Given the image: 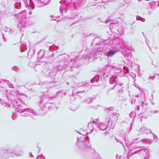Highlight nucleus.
I'll use <instances>...</instances> for the list:
<instances>
[{
    "label": "nucleus",
    "mask_w": 159,
    "mask_h": 159,
    "mask_svg": "<svg viewBox=\"0 0 159 159\" xmlns=\"http://www.w3.org/2000/svg\"><path fill=\"white\" fill-rule=\"evenodd\" d=\"M29 13L30 15H31L32 14V12L31 11H30L29 12Z\"/></svg>",
    "instance_id": "obj_44"
},
{
    "label": "nucleus",
    "mask_w": 159,
    "mask_h": 159,
    "mask_svg": "<svg viewBox=\"0 0 159 159\" xmlns=\"http://www.w3.org/2000/svg\"><path fill=\"white\" fill-rule=\"evenodd\" d=\"M115 127V124H111V125L110 126V128L112 129H113Z\"/></svg>",
    "instance_id": "obj_34"
},
{
    "label": "nucleus",
    "mask_w": 159,
    "mask_h": 159,
    "mask_svg": "<svg viewBox=\"0 0 159 159\" xmlns=\"http://www.w3.org/2000/svg\"><path fill=\"white\" fill-rule=\"evenodd\" d=\"M30 157H33V156L32 155V153L31 152H30Z\"/></svg>",
    "instance_id": "obj_38"
},
{
    "label": "nucleus",
    "mask_w": 159,
    "mask_h": 159,
    "mask_svg": "<svg viewBox=\"0 0 159 159\" xmlns=\"http://www.w3.org/2000/svg\"><path fill=\"white\" fill-rule=\"evenodd\" d=\"M111 68L109 66H105L103 68V73L105 77L108 76V75L110 73Z\"/></svg>",
    "instance_id": "obj_10"
},
{
    "label": "nucleus",
    "mask_w": 159,
    "mask_h": 159,
    "mask_svg": "<svg viewBox=\"0 0 159 159\" xmlns=\"http://www.w3.org/2000/svg\"><path fill=\"white\" fill-rule=\"evenodd\" d=\"M157 113V111H154V113Z\"/></svg>",
    "instance_id": "obj_48"
},
{
    "label": "nucleus",
    "mask_w": 159,
    "mask_h": 159,
    "mask_svg": "<svg viewBox=\"0 0 159 159\" xmlns=\"http://www.w3.org/2000/svg\"><path fill=\"white\" fill-rule=\"evenodd\" d=\"M92 125V123H89L88 124V126H89Z\"/></svg>",
    "instance_id": "obj_42"
},
{
    "label": "nucleus",
    "mask_w": 159,
    "mask_h": 159,
    "mask_svg": "<svg viewBox=\"0 0 159 159\" xmlns=\"http://www.w3.org/2000/svg\"><path fill=\"white\" fill-rule=\"evenodd\" d=\"M142 150L144 151L145 152H146V153H147V152H148V150L147 149H144L143 148H141L139 150H137L135 151L132 154L133 155V154H136V153H137V152H139L140 151H141Z\"/></svg>",
    "instance_id": "obj_24"
},
{
    "label": "nucleus",
    "mask_w": 159,
    "mask_h": 159,
    "mask_svg": "<svg viewBox=\"0 0 159 159\" xmlns=\"http://www.w3.org/2000/svg\"><path fill=\"white\" fill-rule=\"evenodd\" d=\"M117 80V76L116 75L112 76L110 78L109 82L110 84H113L115 83L116 81Z\"/></svg>",
    "instance_id": "obj_13"
},
{
    "label": "nucleus",
    "mask_w": 159,
    "mask_h": 159,
    "mask_svg": "<svg viewBox=\"0 0 159 159\" xmlns=\"http://www.w3.org/2000/svg\"><path fill=\"white\" fill-rule=\"evenodd\" d=\"M136 140H134V143H138L139 142H136Z\"/></svg>",
    "instance_id": "obj_51"
},
{
    "label": "nucleus",
    "mask_w": 159,
    "mask_h": 159,
    "mask_svg": "<svg viewBox=\"0 0 159 159\" xmlns=\"http://www.w3.org/2000/svg\"><path fill=\"white\" fill-rule=\"evenodd\" d=\"M151 132L150 129H148L146 127L143 126L140 129V133L143 134H148L150 133Z\"/></svg>",
    "instance_id": "obj_11"
},
{
    "label": "nucleus",
    "mask_w": 159,
    "mask_h": 159,
    "mask_svg": "<svg viewBox=\"0 0 159 159\" xmlns=\"http://www.w3.org/2000/svg\"><path fill=\"white\" fill-rule=\"evenodd\" d=\"M116 52V50L115 49H112L105 53V55L107 57H111Z\"/></svg>",
    "instance_id": "obj_15"
},
{
    "label": "nucleus",
    "mask_w": 159,
    "mask_h": 159,
    "mask_svg": "<svg viewBox=\"0 0 159 159\" xmlns=\"http://www.w3.org/2000/svg\"><path fill=\"white\" fill-rule=\"evenodd\" d=\"M49 82H43V84H42V85H43L44 84H49Z\"/></svg>",
    "instance_id": "obj_35"
},
{
    "label": "nucleus",
    "mask_w": 159,
    "mask_h": 159,
    "mask_svg": "<svg viewBox=\"0 0 159 159\" xmlns=\"http://www.w3.org/2000/svg\"><path fill=\"white\" fill-rule=\"evenodd\" d=\"M22 111L20 113L21 116H30L33 118H34V116L36 115L34 110L31 108H26Z\"/></svg>",
    "instance_id": "obj_5"
},
{
    "label": "nucleus",
    "mask_w": 159,
    "mask_h": 159,
    "mask_svg": "<svg viewBox=\"0 0 159 159\" xmlns=\"http://www.w3.org/2000/svg\"><path fill=\"white\" fill-rule=\"evenodd\" d=\"M119 115H120L118 113H113L111 115V117H112V119L114 121H115L117 120Z\"/></svg>",
    "instance_id": "obj_19"
},
{
    "label": "nucleus",
    "mask_w": 159,
    "mask_h": 159,
    "mask_svg": "<svg viewBox=\"0 0 159 159\" xmlns=\"http://www.w3.org/2000/svg\"><path fill=\"white\" fill-rule=\"evenodd\" d=\"M110 20H107V21H106L105 22V23H107V22L109 21Z\"/></svg>",
    "instance_id": "obj_53"
},
{
    "label": "nucleus",
    "mask_w": 159,
    "mask_h": 159,
    "mask_svg": "<svg viewBox=\"0 0 159 159\" xmlns=\"http://www.w3.org/2000/svg\"><path fill=\"white\" fill-rule=\"evenodd\" d=\"M45 53V51L42 50H40L39 52L37 58L39 60H41L43 57Z\"/></svg>",
    "instance_id": "obj_12"
},
{
    "label": "nucleus",
    "mask_w": 159,
    "mask_h": 159,
    "mask_svg": "<svg viewBox=\"0 0 159 159\" xmlns=\"http://www.w3.org/2000/svg\"><path fill=\"white\" fill-rule=\"evenodd\" d=\"M92 123H94V124H96V122L94 120H93V121H92Z\"/></svg>",
    "instance_id": "obj_45"
},
{
    "label": "nucleus",
    "mask_w": 159,
    "mask_h": 159,
    "mask_svg": "<svg viewBox=\"0 0 159 159\" xmlns=\"http://www.w3.org/2000/svg\"><path fill=\"white\" fill-rule=\"evenodd\" d=\"M13 148L14 154L17 156H20L23 153L22 150L21 148L20 147L17 145Z\"/></svg>",
    "instance_id": "obj_8"
},
{
    "label": "nucleus",
    "mask_w": 159,
    "mask_h": 159,
    "mask_svg": "<svg viewBox=\"0 0 159 159\" xmlns=\"http://www.w3.org/2000/svg\"><path fill=\"white\" fill-rule=\"evenodd\" d=\"M76 146L81 149L89 148L91 146L89 143V139L88 136H87L85 139L83 137H81L79 138H77Z\"/></svg>",
    "instance_id": "obj_4"
},
{
    "label": "nucleus",
    "mask_w": 159,
    "mask_h": 159,
    "mask_svg": "<svg viewBox=\"0 0 159 159\" xmlns=\"http://www.w3.org/2000/svg\"><path fill=\"white\" fill-rule=\"evenodd\" d=\"M135 115V112H134L133 111H131L130 113L129 114V117L131 118L134 117Z\"/></svg>",
    "instance_id": "obj_29"
},
{
    "label": "nucleus",
    "mask_w": 159,
    "mask_h": 159,
    "mask_svg": "<svg viewBox=\"0 0 159 159\" xmlns=\"http://www.w3.org/2000/svg\"><path fill=\"white\" fill-rule=\"evenodd\" d=\"M121 157L120 156H119L118 157H117V156H116V157L117 158V159H121Z\"/></svg>",
    "instance_id": "obj_40"
},
{
    "label": "nucleus",
    "mask_w": 159,
    "mask_h": 159,
    "mask_svg": "<svg viewBox=\"0 0 159 159\" xmlns=\"http://www.w3.org/2000/svg\"><path fill=\"white\" fill-rule=\"evenodd\" d=\"M50 2V0H45V2L43 3L42 1H38L37 2V5L39 7H40L43 6L44 5V4L47 3V4L48 3Z\"/></svg>",
    "instance_id": "obj_16"
},
{
    "label": "nucleus",
    "mask_w": 159,
    "mask_h": 159,
    "mask_svg": "<svg viewBox=\"0 0 159 159\" xmlns=\"http://www.w3.org/2000/svg\"><path fill=\"white\" fill-rule=\"evenodd\" d=\"M110 120L109 118H106L105 120V123L104 124L103 123H100L97 126V128H99V129L101 130H104L107 128L109 125Z\"/></svg>",
    "instance_id": "obj_7"
},
{
    "label": "nucleus",
    "mask_w": 159,
    "mask_h": 159,
    "mask_svg": "<svg viewBox=\"0 0 159 159\" xmlns=\"http://www.w3.org/2000/svg\"><path fill=\"white\" fill-rule=\"evenodd\" d=\"M53 59H52L51 60H50V61H47V62L48 63V62H49L50 63H51L53 61Z\"/></svg>",
    "instance_id": "obj_37"
},
{
    "label": "nucleus",
    "mask_w": 159,
    "mask_h": 159,
    "mask_svg": "<svg viewBox=\"0 0 159 159\" xmlns=\"http://www.w3.org/2000/svg\"><path fill=\"white\" fill-rule=\"evenodd\" d=\"M40 157V159H45V157L43 155H40L38 156Z\"/></svg>",
    "instance_id": "obj_32"
},
{
    "label": "nucleus",
    "mask_w": 159,
    "mask_h": 159,
    "mask_svg": "<svg viewBox=\"0 0 159 159\" xmlns=\"http://www.w3.org/2000/svg\"><path fill=\"white\" fill-rule=\"evenodd\" d=\"M66 83V84H67L68 85H69V83L68 82H67Z\"/></svg>",
    "instance_id": "obj_59"
},
{
    "label": "nucleus",
    "mask_w": 159,
    "mask_h": 159,
    "mask_svg": "<svg viewBox=\"0 0 159 159\" xmlns=\"http://www.w3.org/2000/svg\"><path fill=\"white\" fill-rule=\"evenodd\" d=\"M129 157L128 156H127V159H129Z\"/></svg>",
    "instance_id": "obj_61"
},
{
    "label": "nucleus",
    "mask_w": 159,
    "mask_h": 159,
    "mask_svg": "<svg viewBox=\"0 0 159 159\" xmlns=\"http://www.w3.org/2000/svg\"><path fill=\"white\" fill-rule=\"evenodd\" d=\"M13 148H8L7 149H6L4 151V152L8 154H12L13 153Z\"/></svg>",
    "instance_id": "obj_20"
},
{
    "label": "nucleus",
    "mask_w": 159,
    "mask_h": 159,
    "mask_svg": "<svg viewBox=\"0 0 159 159\" xmlns=\"http://www.w3.org/2000/svg\"><path fill=\"white\" fill-rule=\"evenodd\" d=\"M146 44L148 46V47L149 48V46H148V43L146 41Z\"/></svg>",
    "instance_id": "obj_54"
},
{
    "label": "nucleus",
    "mask_w": 159,
    "mask_h": 159,
    "mask_svg": "<svg viewBox=\"0 0 159 159\" xmlns=\"http://www.w3.org/2000/svg\"><path fill=\"white\" fill-rule=\"evenodd\" d=\"M123 92V87H121V88L118 91V92L119 93H121Z\"/></svg>",
    "instance_id": "obj_33"
},
{
    "label": "nucleus",
    "mask_w": 159,
    "mask_h": 159,
    "mask_svg": "<svg viewBox=\"0 0 159 159\" xmlns=\"http://www.w3.org/2000/svg\"><path fill=\"white\" fill-rule=\"evenodd\" d=\"M114 108L113 107H111L109 108H105V110L106 112L109 113L111 111H113L114 110Z\"/></svg>",
    "instance_id": "obj_26"
},
{
    "label": "nucleus",
    "mask_w": 159,
    "mask_h": 159,
    "mask_svg": "<svg viewBox=\"0 0 159 159\" xmlns=\"http://www.w3.org/2000/svg\"><path fill=\"white\" fill-rule=\"evenodd\" d=\"M121 52L124 55L125 54V56L126 57H129L130 55V53L131 52V50L129 49H126V50H125L123 49L122 48L121 50Z\"/></svg>",
    "instance_id": "obj_14"
},
{
    "label": "nucleus",
    "mask_w": 159,
    "mask_h": 159,
    "mask_svg": "<svg viewBox=\"0 0 159 159\" xmlns=\"http://www.w3.org/2000/svg\"><path fill=\"white\" fill-rule=\"evenodd\" d=\"M100 76L98 75H96L90 80V82L93 83V82H98L99 80Z\"/></svg>",
    "instance_id": "obj_18"
},
{
    "label": "nucleus",
    "mask_w": 159,
    "mask_h": 159,
    "mask_svg": "<svg viewBox=\"0 0 159 159\" xmlns=\"http://www.w3.org/2000/svg\"><path fill=\"white\" fill-rule=\"evenodd\" d=\"M135 99L134 100V103H135Z\"/></svg>",
    "instance_id": "obj_63"
},
{
    "label": "nucleus",
    "mask_w": 159,
    "mask_h": 159,
    "mask_svg": "<svg viewBox=\"0 0 159 159\" xmlns=\"http://www.w3.org/2000/svg\"><path fill=\"white\" fill-rule=\"evenodd\" d=\"M99 44H100V43L99 42H98V43H97L96 44V45H99Z\"/></svg>",
    "instance_id": "obj_50"
},
{
    "label": "nucleus",
    "mask_w": 159,
    "mask_h": 159,
    "mask_svg": "<svg viewBox=\"0 0 159 159\" xmlns=\"http://www.w3.org/2000/svg\"><path fill=\"white\" fill-rule=\"evenodd\" d=\"M96 57L95 56H93V58H94V59H96Z\"/></svg>",
    "instance_id": "obj_46"
},
{
    "label": "nucleus",
    "mask_w": 159,
    "mask_h": 159,
    "mask_svg": "<svg viewBox=\"0 0 159 159\" xmlns=\"http://www.w3.org/2000/svg\"><path fill=\"white\" fill-rule=\"evenodd\" d=\"M123 84H115L113 86V87L112 88H111L110 89V90H112L114 89L115 87H116L117 88H118L119 89H120L121 88V87H122V85Z\"/></svg>",
    "instance_id": "obj_23"
},
{
    "label": "nucleus",
    "mask_w": 159,
    "mask_h": 159,
    "mask_svg": "<svg viewBox=\"0 0 159 159\" xmlns=\"http://www.w3.org/2000/svg\"><path fill=\"white\" fill-rule=\"evenodd\" d=\"M61 2H62V1H59V2H60V3H61Z\"/></svg>",
    "instance_id": "obj_62"
},
{
    "label": "nucleus",
    "mask_w": 159,
    "mask_h": 159,
    "mask_svg": "<svg viewBox=\"0 0 159 159\" xmlns=\"http://www.w3.org/2000/svg\"><path fill=\"white\" fill-rule=\"evenodd\" d=\"M2 38L6 42V40L4 38V35L3 34H2Z\"/></svg>",
    "instance_id": "obj_36"
},
{
    "label": "nucleus",
    "mask_w": 159,
    "mask_h": 159,
    "mask_svg": "<svg viewBox=\"0 0 159 159\" xmlns=\"http://www.w3.org/2000/svg\"><path fill=\"white\" fill-rule=\"evenodd\" d=\"M94 129V128H93L92 130L91 131V132H92L93 131Z\"/></svg>",
    "instance_id": "obj_58"
},
{
    "label": "nucleus",
    "mask_w": 159,
    "mask_h": 159,
    "mask_svg": "<svg viewBox=\"0 0 159 159\" xmlns=\"http://www.w3.org/2000/svg\"><path fill=\"white\" fill-rule=\"evenodd\" d=\"M131 104H133V101H131Z\"/></svg>",
    "instance_id": "obj_56"
},
{
    "label": "nucleus",
    "mask_w": 159,
    "mask_h": 159,
    "mask_svg": "<svg viewBox=\"0 0 159 159\" xmlns=\"http://www.w3.org/2000/svg\"><path fill=\"white\" fill-rule=\"evenodd\" d=\"M27 13L25 10L20 12L16 15V19L15 22V24L17 28L20 29L21 30L24 27L27 20L26 16Z\"/></svg>",
    "instance_id": "obj_1"
},
{
    "label": "nucleus",
    "mask_w": 159,
    "mask_h": 159,
    "mask_svg": "<svg viewBox=\"0 0 159 159\" xmlns=\"http://www.w3.org/2000/svg\"><path fill=\"white\" fill-rule=\"evenodd\" d=\"M6 29L7 30H10V33L12 35H14L15 34L14 33V30H11L9 29L8 28H6Z\"/></svg>",
    "instance_id": "obj_30"
},
{
    "label": "nucleus",
    "mask_w": 159,
    "mask_h": 159,
    "mask_svg": "<svg viewBox=\"0 0 159 159\" xmlns=\"http://www.w3.org/2000/svg\"><path fill=\"white\" fill-rule=\"evenodd\" d=\"M27 5L29 8L30 10V9H33L34 7V2L32 0H29V3L27 2Z\"/></svg>",
    "instance_id": "obj_17"
},
{
    "label": "nucleus",
    "mask_w": 159,
    "mask_h": 159,
    "mask_svg": "<svg viewBox=\"0 0 159 159\" xmlns=\"http://www.w3.org/2000/svg\"><path fill=\"white\" fill-rule=\"evenodd\" d=\"M142 108H143V105L142 104Z\"/></svg>",
    "instance_id": "obj_60"
},
{
    "label": "nucleus",
    "mask_w": 159,
    "mask_h": 159,
    "mask_svg": "<svg viewBox=\"0 0 159 159\" xmlns=\"http://www.w3.org/2000/svg\"><path fill=\"white\" fill-rule=\"evenodd\" d=\"M36 159H38V156H37L36 157Z\"/></svg>",
    "instance_id": "obj_64"
},
{
    "label": "nucleus",
    "mask_w": 159,
    "mask_h": 159,
    "mask_svg": "<svg viewBox=\"0 0 159 159\" xmlns=\"http://www.w3.org/2000/svg\"><path fill=\"white\" fill-rule=\"evenodd\" d=\"M50 104H53V105H55V104H56V103L55 102L53 103H51Z\"/></svg>",
    "instance_id": "obj_49"
},
{
    "label": "nucleus",
    "mask_w": 159,
    "mask_h": 159,
    "mask_svg": "<svg viewBox=\"0 0 159 159\" xmlns=\"http://www.w3.org/2000/svg\"><path fill=\"white\" fill-rule=\"evenodd\" d=\"M35 52V50L34 49L30 48L28 54V56L31 57L34 54Z\"/></svg>",
    "instance_id": "obj_21"
},
{
    "label": "nucleus",
    "mask_w": 159,
    "mask_h": 159,
    "mask_svg": "<svg viewBox=\"0 0 159 159\" xmlns=\"http://www.w3.org/2000/svg\"><path fill=\"white\" fill-rule=\"evenodd\" d=\"M139 17H136V20H140L142 22H144L145 21V19L144 18H142L140 16H138Z\"/></svg>",
    "instance_id": "obj_27"
},
{
    "label": "nucleus",
    "mask_w": 159,
    "mask_h": 159,
    "mask_svg": "<svg viewBox=\"0 0 159 159\" xmlns=\"http://www.w3.org/2000/svg\"><path fill=\"white\" fill-rule=\"evenodd\" d=\"M60 12L61 13V7H60Z\"/></svg>",
    "instance_id": "obj_55"
},
{
    "label": "nucleus",
    "mask_w": 159,
    "mask_h": 159,
    "mask_svg": "<svg viewBox=\"0 0 159 159\" xmlns=\"http://www.w3.org/2000/svg\"><path fill=\"white\" fill-rule=\"evenodd\" d=\"M69 56L66 54H64L60 58V61L59 62V65L57 66L56 67V69L58 71H61V70L66 69V67L70 66L69 64L70 62H72L71 60H70L69 59Z\"/></svg>",
    "instance_id": "obj_3"
},
{
    "label": "nucleus",
    "mask_w": 159,
    "mask_h": 159,
    "mask_svg": "<svg viewBox=\"0 0 159 159\" xmlns=\"http://www.w3.org/2000/svg\"><path fill=\"white\" fill-rule=\"evenodd\" d=\"M52 107L51 106H49L48 107V109H50V110H52Z\"/></svg>",
    "instance_id": "obj_39"
},
{
    "label": "nucleus",
    "mask_w": 159,
    "mask_h": 159,
    "mask_svg": "<svg viewBox=\"0 0 159 159\" xmlns=\"http://www.w3.org/2000/svg\"><path fill=\"white\" fill-rule=\"evenodd\" d=\"M137 108L138 109V110H139V106H137Z\"/></svg>",
    "instance_id": "obj_47"
},
{
    "label": "nucleus",
    "mask_w": 159,
    "mask_h": 159,
    "mask_svg": "<svg viewBox=\"0 0 159 159\" xmlns=\"http://www.w3.org/2000/svg\"><path fill=\"white\" fill-rule=\"evenodd\" d=\"M150 6L151 8L154 9L155 8L157 7V5L156 4V2L154 1H152L150 3Z\"/></svg>",
    "instance_id": "obj_22"
},
{
    "label": "nucleus",
    "mask_w": 159,
    "mask_h": 159,
    "mask_svg": "<svg viewBox=\"0 0 159 159\" xmlns=\"http://www.w3.org/2000/svg\"><path fill=\"white\" fill-rule=\"evenodd\" d=\"M4 82L6 83L8 85L9 87L11 88H13V85L8 80H5Z\"/></svg>",
    "instance_id": "obj_25"
},
{
    "label": "nucleus",
    "mask_w": 159,
    "mask_h": 159,
    "mask_svg": "<svg viewBox=\"0 0 159 159\" xmlns=\"http://www.w3.org/2000/svg\"><path fill=\"white\" fill-rule=\"evenodd\" d=\"M84 92V91H79V92H77V93H81V92Z\"/></svg>",
    "instance_id": "obj_52"
},
{
    "label": "nucleus",
    "mask_w": 159,
    "mask_h": 159,
    "mask_svg": "<svg viewBox=\"0 0 159 159\" xmlns=\"http://www.w3.org/2000/svg\"><path fill=\"white\" fill-rule=\"evenodd\" d=\"M116 69L118 70V71L117 72V73H120L121 71L122 70V68L119 67H116Z\"/></svg>",
    "instance_id": "obj_31"
},
{
    "label": "nucleus",
    "mask_w": 159,
    "mask_h": 159,
    "mask_svg": "<svg viewBox=\"0 0 159 159\" xmlns=\"http://www.w3.org/2000/svg\"><path fill=\"white\" fill-rule=\"evenodd\" d=\"M37 147L39 149V151H40V147H39L37 145Z\"/></svg>",
    "instance_id": "obj_57"
},
{
    "label": "nucleus",
    "mask_w": 159,
    "mask_h": 159,
    "mask_svg": "<svg viewBox=\"0 0 159 159\" xmlns=\"http://www.w3.org/2000/svg\"><path fill=\"white\" fill-rule=\"evenodd\" d=\"M116 141L117 142H120V140H118V139H116Z\"/></svg>",
    "instance_id": "obj_43"
},
{
    "label": "nucleus",
    "mask_w": 159,
    "mask_h": 159,
    "mask_svg": "<svg viewBox=\"0 0 159 159\" xmlns=\"http://www.w3.org/2000/svg\"><path fill=\"white\" fill-rule=\"evenodd\" d=\"M50 98H45L43 99H41V100L39 102V106L41 107H45V104L48 103L47 101H49Z\"/></svg>",
    "instance_id": "obj_9"
},
{
    "label": "nucleus",
    "mask_w": 159,
    "mask_h": 159,
    "mask_svg": "<svg viewBox=\"0 0 159 159\" xmlns=\"http://www.w3.org/2000/svg\"><path fill=\"white\" fill-rule=\"evenodd\" d=\"M11 98L12 104L15 108V111L18 112L20 113L25 109V107L27 106L23 103L16 96L11 95Z\"/></svg>",
    "instance_id": "obj_2"
},
{
    "label": "nucleus",
    "mask_w": 159,
    "mask_h": 159,
    "mask_svg": "<svg viewBox=\"0 0 159 159\" xmlns=\"http://www.w3.org/2000/svg\"><path fill=\"white\" fill-rule=\"evenodd\" d=\"M154 78L153 77V76H152V77H149V78H150V79H152V80H153L154 79Z\"/></svg>",
    "instance_id": "obj_41"
},
{
    "label": "nucleus",
    "mask_w": 159,
    "mask_h": 159,
    "mask_svg": "<svg viewBox=\"0 0 159 159\" xmlns=\"http://www.w3.org/2000/svg\"><path fill=\"white\" fill-rule=\"evenodd\" d=\"M85 102L88 104L91 103L92 102L91 98H88L86 99Z\"/></svg>",
    "instance_id": "obj_28"
},
{
    "label": "nucleus",
    "mask_w": 159,
    "mask_h": 159,
    "mask_svg": "<svg viewBox=\"0 0 159 159\" xmlns=\"http://www.w3.org/2000/svg\"><path fill=\"white\" fill-rule=\"evenodd\" d=\"M42 74L44 76L50 77L52 80L54 79V76L56 75L55 72L51 71L47 69H43L42 71Z\"/></svg>",
    "instance_id": "obj_6"
}]
</instances>
